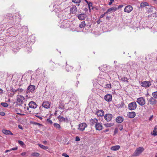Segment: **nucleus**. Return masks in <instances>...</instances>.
Segmentation results:
<instances>
[{
	"instance_id": "7",
	"label": "nucleus",
	"mask_w": 157,
	"mask_h": 157,
	"mask_svg": "<svg viewBox=\"0 0 157 157\" xmlns=\"http://www.w3.org/2000/svg\"><path fill=\"white\" fill-rule=\"evenodd\" d=\"M132 7L130 5H128L125 7L124 9V11L125 12L129 13L133 10Z\"/></svg>"
},
{
	"instance_id": "26",
	"label": "nucleus",
	"mask_w": 157,
	"mask_h": 157,
	"mask_svg": "<svg viewBox=\"0 0 157 157\" xmlns=\"http://www.w3.org/2000/svg\"><path fill=\"white\" fill-rule=\"evenodd\" d=\"M152 135L156 136L157 135V126H155L153 129V133H152Z\"/></svg>"
},
{
	"instance_id": "44",
	"label": "nucleus",
	"mask_w": 157,
	"mask_h": 157,
	"mask_svg": "<svg viewBox=\"0 0 157 157\" xmlns=\"http://www.w3.org/2000/svg\"><path fill=\"white\" fill-rule=\"evenodd\" d=\"M33 124H34L35 125H38L39 126H42V125H41V124H39L38 123H36V122L34 123Z\"/></svg>"
},
{
	"instance_id": "28",
	"label": "nucleus",
	"mask_w": 157,
	"mask_h": 157,
	"mask_svg": "<svg viewBox=\"0 0 157 157\" xmlns=\"http://www.w3.org/2000/svg\"><path fill=\"white\" fill-rule=\"evenodd\" d=\"M24 91V90L22 88H18L17 90H15V91H13L14 93L17 92L19 94V93H22Z\"/></svg>"
},
{
	"instance_id": "32",
	"label": "nucleus",
	"mask_w": 157,
	"mask_h": 157,
	"mask_svg": "<svg viewBox=\"0 0 157 157\" xmlns=\"http://www.w3.org/2000/svg\"><path fill=\"white\" fill-rule=\"evenodd\" d=\"M31 156L33 157H38L40 156V153L38 152H34L31 154Z\"/></svg>"
},
{
	"instance_id": "55",
	"label": "nucleus",
	"mask_w": 157,
	"mask_h": 157,
	"mask_svg": "<svg viewBox=\"0 0 157 157\" xmlns=\"http://www.w3.org/2000/svg\"><path fill=\"white\" fill-rule=\"evenodd\" d=\"M108 131H109L108 129H105V130H103V132H108Z\"/></svg>"
},
{
	"instance_id": "24",
	"label": "nucleus",
	"mask_w": 157,
	"mask_h": 157,
	"mask_svg": "<svg viewBox=\"0 0 157 157\" xmlns=\"http://www.w3.org/2000/svg\"><path fill=\"white\" fill-rule=\"evenodd\" d=\"M149 6V4L148 3L146 2H143L141 3L140 5V7L141 8H143L145 7V6Z\"/></svg>"
},
{
	"instance_id": "20",
	"label": "nucleus",
	"mask_w": 157,
	"mask_h": 157,
	"mask_svg": "<svg viewBox=\"0 0 157 157\" xmlns=\"http://www.w3.org/2000/svg\"><path fill=\"white\" fill-rule=\"evenodd\" d=\"M127 116L130 118H132L135 116V113L134 112H129L127 114Z\"/></svg>"
},
{
	"instance_id": "60",
	"label": "nucleus",
	"mask_w": 157,
	"mask_h": 157,
	"mask_svg": "<svg viewBox=\"0 0 157 157\" xmlns=\"http://www.w3.org/2000/svg\"><path fill=\"white\" fill-rule=\"evenodd\" d=\"M2 89L0 88V94H2Z\"/></svg>"
},
{
	"instance_id": "34",
	"label": "nucleus",
	"mask_w": 157,
	"mask_h": 157,
	"mask_svg": "<svg viewBox=\"0 0 157 157\" xmlns=\"http://www.w3.org/2000/svg\"><path fill=\"white\" fill-rule=\"evenodd\" d=\"M113 125V124L112 123H106L105 124V126L106 127H112Z\"/></svg>"
},
{
	"instance_id": "36",
	"label": "nucleus",
	"mask_w": 157,
	"mask_h": 157,
	"mask_svg": "<svg viewBox=\"0 0 157 157\" xmlns=\"http://www.w3.org/2000/svg\"><path fill=\"white\" fill-rule=\"evenodd\" d=\"M81 1V0H72V2L75 3L79 4Z\"/></svg>"
},
{
	"instance_id": "59",
	"label": "nucleus",
	"mask_w": 157,
	"mask_h": 157,
	"mask_svg": "<svg viewBox=\"0 0 157 157\" xmlns=\"http://www.w3.org/2000/svg\"><path fill=\"white\" fill-rule=\"evenodd\" d=\"M101 21H100V19H99L98 21H97V23L98 24H99L101 22Z\"/></svg>"
},
{
	"instance_id": "1",
	"label": "nucleus",
	"mask_w": 157,
	"mask_h": 157,
	"mask_svg": "<svg viewBox=\"0 0 157 157\" xmlns=\"http://www.w3.org/2000/svg\"><path fill=\"white\" fill-rule=\"evenodd\" d=\"M144 149L143 147H140L135 150L134 153H133L132 156H137L140 155L142 152L144 151Z\"/></svg>"
},
{
	"instance_id": "46",
	"label": "nucleus",
	"mask_w": 157,
	"mask_h": 157,
	"mask_svg": "<svg viewBox=\"0 0 157 157\" xmlns=\"http://www.w3.org/2000/svg\"><path fill=\"white\" fill-rule=\"evenodd\" d=\"M110 0V1L109 2V5H111L113 2H114V0Z\"/></svg>"
},
{
	"instance_id": "35",
	"label": "nucleus",
	"mask_w": 157,
	"mask_h": 157,
	"mask_svg": "<svg viewBox=\"0 0 157 157\" xmlns=\"http://www.w3.org/2000/svg\"><path fill=\"white\" fill-rule=\"evenodd\" d=\"M152 96H153V98L157 99V91L153 92L152 93Z\"/></svg>"
},
{
	"instance_id": "27",
	"label": "nucleus",
	"mask_w": 157,
	"mask_h": 157,
	"mask_svg": "<svg viewBox=\"0 0 157 157\" xmlns=\"http://www.w3.org/2000/svg\"><path fill=\"white\" fill-rule=\"evenodd\" d=\"M38 146H39L41 148V149H43L44 150H46L48 148V147L47 146H44L43 145L38 144Z\"/></svg>"
},
{
	"instance_id": "42",
	"label": "nucleus",
	"mask_w": 157,
	"mask_h": 157,
	"mask_svg": "<svg viewBox=\"0 0 157 157\" xmlns=\"http://www.w3.org/2000/svg\"><path fill=\"white\" fill-rule=\"evenodd\" d=\"M112 11V9L111 8H109L107 10L106 12V13H108L109 12H111Z\"/></svg>"
},
{
	"instance_id": "39",
	"label": "nucleus",
	"mask_w": 157,
	"mask_h": 157,
	"mask_svg": "<svg viewBox=\"0 0 157 157\" xmlns=\"http://www.w3.org/2000/svg\"><path fill=\"white\" fill-rule=\"evenodd\" d=\"M18 143H19V144L21 145V146L24 145V143L21 140H18Z\"/></svg>"
},
{
	"instance_id": "13",
	"label": "nucleus",
	"mask_w": 157,
	"mask_h": 157,
	"mask_svg": "<svg viewBox=\"0 0 157 157\" xmlns=\"http://www.w3.org/2000/svg\"><path fill=\"white\" fill-rule=\"evenodd\" d=\"M112 96L110 94H107L105 95V97H104L105 100L107 102H110L112 101Z\"/></svg>"
},
{
	"instance_id": "41",
	"label": "nucleus",
	"mask_w": 157,
	"mask_h": 157,
	"mask_svg": "<svg viewBox=\"0 0 157 157\" xmlns=\"http://www.w3.org/2000/svg\"><path fill=\"white\" fill-rule=\"evenodd\" d=\"M62 155L65 157H69V156L65 153H62Z\"/></svg>"
},
{
	"instance_id": "48",
	"label": "nucleus",
	"mask_w": 157,
	"mask_h": 157,
	"mask_svg": "<svg viewBox=\"0 0 157 157\" xmlns=\"http://www.w3.org/2000/svg\"><path fill=\"white\" fill-rule=\"evenodd\" d=\"M5 114V113L4 112H0V115L2 116H4Z\"/></svg>"
},
{
	"instance_id": "52",
	"label": "nucleus",
	"mask_w": 157,
	"mask_h": 157,
	"mask_svg": "<svg viewBox=\"0 0 157 157\" xmlns=\"http://www.w3.org/2000/svg\"><path fill=\"white\" fill-rule=\"evenodd\" d=\"M12 151V150H6V151H5V152H6V153H7L8 152H10V151Z\"/></svg>"
},
{
	"instance_id": "63",
	"label": "nucleus",
	"mask_w": 157,
	"mask_h": 157,
	"mask_svg": "<svg viewBox=\"0 0 157 157\" xmlns=\"http://www.w3.org/2000/svg\"><path fill=\"white\" fill-rule=\"evenodd\" d=\"M85 1L88 4V2H89L87 0H85Z\"/></svg>"
},
{
	"instance_id": "6",
	"label": "nucleus",
	"mask_w": 157,
	"mask_h": 157,
	"mask_svg": "<svg viewBox=\"0 0 157 157\" xmlns=\"http://www.w3.org/2000/svg\"><path fill=\"white\" fill-rule=\"evenodd\" d=\"M112 115L109 113L105 114L104 116V118H105V120L108 122L111 121L112 119Z\"/></svg>"
},
{
	"instance_id": "19",
	"label": "nucleus",
	"mask_w": 157,
	"mask_h": 157,
	"mask_svg": "<svg viewBox=\"0 0 157 157\" xmlns=\"http://www.w3.org/2000/svg\"><path fill=\"white\" fill-rule=\"evenodd\" d=\"M57 119H58L60 122H64L66 121H67V117L65 118L63 117L61 115H59Z\"/></svg>"
},
{
	"instance_id": "16",
	"label": "nucleus",
	"mask_w": 157,
	"mask_h": 157,
	"mask_svg": "<svg viewBox=\"0 0 157 157\" xmlns=\"http://www.w3.org/2000/svg\"><path fill=\"white\" fill-rule=\"evenodd\" d=\"M35 88V86L32 85H30V86H29L28 89H27V90H28V92H32L34 91Z\"/></svg>"
},
{
	"instance_id": "11",
	"label": "nucleus",
	"mask_w": 157,
	"mask_h": 157,
	"mask_svg": "<svg viewBox=\"0 0 157 157\" xmlns=\"http://www.w3.org/2000/svg\"><path fill=\"white\" fill-rule=\"evenodd\" d=\"M37 106V105L36 103L33 101H30L29 103V107L30 108L35 109Z\"/></svg>"
},
{
	"instance_id": "21",
	"label": "nucleus",
	"mask_w": 157,
	"mask_h": 157,
	"mask_svg": "<svg viewBox=\"0 0 157 157\" xmlns=\"http://www.w3.org/2000/svg\"><path fill=\"white\" fill-rule=\"evenodd\" d=\"M116 121L117 123H121L123 121V118L121 117L118 116L116 118Z\"/></svg>"
},
{
	"instance_id": "49",
	"label": "nucleus",
	"mask_w": 157,
	"mask_h": 157,
	"mask_svg": "<svg viewBox=\"0 0 157 157\" xmlns=\"http://www.w3.org/2000/svg\"><path fill=\"white\" fill-rule=\"evenodd\" d=\"M111 8L112 9V11L114 10V11H116L117 9V8L116 7H112Z\"/></svg>"
},
{
	"instance_id": "15",
	"label": "nucleus",
	"mask_w": 157,
	"mask_h": 157,
	"mask_svg": "<svg viewBox=\"0 0 157 157\" xmlns=\"http://www.w3.org/2000/svg\"><path fill=\"white\" fill-rule=\"evenodd\" d=\"M24 100V98L23 96L21 95H17V102L21 103Z\"/></svg>"
},
{
	"instance_id": "2",
	"label": "nucleus",
	"mask_w": 157,
	"mask_h": 157,
	"mask_svg": "<svg viewBox=\"0 0 157 157\" xmlns=\"http://www.w3.org/2000/svg\"><path fill=\"white\" fill-rule=\"evenodd\" d=\"M136 101L139 105L141 106H144L145 104V100L144 98L142 97L137 98Z\"/></svg>"
},
{
	"instance_id": "54",
	"label": "nucleus",
	"mask_w": 157,
	"mask_h": 157,
	"mask_svg": "<svg viewBox=\"0 0 157 157\" xmlns=\"http://www.w3.org/2000/svg\"><path fill=\"white\" fill-rule=\"evenodd\" d=\"M152 118H153L152 115L149 118V120L150 121H151V120H152Z\"/></svg>"
},
{
	"instance_id": "8",
	"label": "nucleus",
	"mask_w": 157,
	"mask_h": 157,
	"mask_svg": "<svg viewBox=\"0 0 157 157\" xmlns=\"http://www.w3.org/2000/svg\"><path fill=\"white\" fill-rule=\"evenodd\" d=\"M86 127H87V125L86 123H81L78 125V130L81 131H83L84 130Z\"/></svg>"
},
{
	"instance_id": "43",
	"label": "nucleus",
	"mask_w": 157,
	"mask_h": 157,
	"mask_svg": "<svg viewBox=\"0 0 157 157\" xmlns=\"http://www.w3.org/2000/svg\"><path fill=\"white\" fill-rule=\"evenodd\" d=\"M122 80H123V81H124L127 82H128V81H127L128 79H127V78H126L123 77V78H122Z\"/></svg>"
},
{
	"instance_id": "10",
	"label": "nucleus",
	"mask_w": 157,
	"mask_h": 157,
	"mask_svg": "<svg viewBox=\"0 0 157 157\" xmlns=\"http://www.w3.org/2000/svg\"><path fill=\"white\" fill-rule=\"evenodd\" d=\"M95 114H96L98 117H101L103 116L104 115V112L102 109H98L97 111Z\"/></svg>"
},
{
	"instance_id": "31",
	"label": "nucleus",
	"mask_w": 157,
	"mask_h": 157,
	"mask_svg": "<svg viewBox=\"0 0 157 157\" xmlns=\"http://www.w3.org/2000/svg\"><path fill=\"white\" fill-rule=\"evenodd\" d=\"M53 126L56 129H59L60 128V125L57 123H54Z\"/></svg>"
},
{
	"instance_id": "51",
	"label": "nucleus",
	"mask_w": 157,
	"mask_h": 157,
	"mask_svg": "<svg viewBox=\"0 0 157 157\" xmlns=\"http://www.w3.org/2000/svg\"><path fill=\"white\" fill-rule=\"evenodd\" d=\"M123 6H124L123 5H120L118 6L117 9H119L120 8H121L123 7Z\"/></svg>"
},
{
	"instance_id": "12",
	"label": "nucleus",
	"mask_w": 157,
	"mask_h": 157,
	"mask_svg": "<svg viewBox=\"0 0 157 157\" xmlns=\"http://www.w3.org/2000/svg\"><path fill=\"white\" fill-rule=\"evenodd\" d=\"M101 124L98 122V120L96 118L92 119L90 120V124L91 125H94V124Z\"/></svg>"
},
{
	"instance_id": "45",
	"label": "nucleus",
	"mask_w": 157,
	"mask_h": 157,
	"mask_svg": "<svg viewBox=\"0 0 157 157\" xmlns=\"http://www.w3.org/2000/svg\"><path fill=\"white\" fill-rule=\"evenodd\" d=\"M17 147H16L12 148L11 149H9V150H11V151H15L17 150Z\"/></svg>"
},
{
	"instance_id": "50",
	"label": "nucleus",
	"mask_w": 157,
	"mask_h": 157,
	"mask_svg": "<svg viewBox=\"0 0 157 157\" xmlns=\"http://www.w3.org/2000/svg\"><path fill=\"white\" fill-rule=\"evenodd\" d=\"M107 13H106V12L102 14L100 16V18H102Z\"/></svg>"
},
{
	"instance_id": "37",
	"label": "nucleus",
	"mask_w": 157,
	"mask_h": 157,
	"mask_svg": "<svg viewBox=\"0 0 157 157\" xmlns=\"http://www.w3.org/2000/svg\"><path fill=\"white\" fill-rule=\"evenodd\" d=\"M47 122H48L49 124H52L53 123V122H52V121L49 118L47 119Z\"/></svg>"
},
{
	"instance_id": "23",
	"label": "nucleus",
	"mask_w": 157,
	"mask_h": 157,
	"mask_svg": "<svg viewBox=\"0 0 157 157\" xmlns=\"http://www.w3.org/2000/svg\"><path fill=\"white\" fill-rule=\"evenodd\" d=\"M120 148V146L116 145L113 146L111 147L110 149L112 151H116L118 150Z\"/></svg>"
},
{
	"instance_id": "62",
	"label": "nucleus",
	"mask_w": 157,
	"mask_h": 157,
	"mask_svg": "<svg viewBox=\"0 0 157 157\" xmlns=\"http://www.w3.org/2000/svg\"><path fill=\"white\" fill-rule=\"evenodd\" d=\"M47 142L45 140L43 141V144H45Z\"/></svg>"
},
{
	"instance_id": "18",
	"label": "nucleus",
	"mask_w": 157,
	"mask_h": 157,
	"mask_svg": "<svg viewBox=\"0 0 157 157\" xmlns=\"http://www.w3.org/2000/svg\"><path fill=\"white\" fill-rule=\"evenodd\" d=\"M77 11V9L75 6H73L71 8V13L73 14H75Z\"/></svg>"
},
{
	"instance_id": "61",
	"label": "nucleus",
	"mask_w": 157,
	"mask_h": 157,
	"mask_svg": "<svg viewBox=\"0 0 157 157\" xmlns=\"http://www.w3.org/2000/svg\"><path fill=\"white\" fill-rule=\"evenodd\" d=\"M19 128H20V129H22V127H21L19 125Z\"/></svg>"
},
{
	"instance_id": "47",
	"label": "nucleus",
	"mask_w": 157,
	"mask_h": 157,
	"mask_svg": "<svg viewBox=\"0 0 157 157\" xmlns=\"http://www.w3.org/2000/svg\"><path fill=\"white\" fill-rule=\"evenodd\" d=\"M79 140H80V139H79V138L78 136H77V137H75V141H78Z\"/></svg>"
},
{
	"instance_id": "58",
	"label": "nucleus",
	"mask_w": 157,
	"mask_h": 157,
	"mask_svg": "<svg viewBox=\"0 0 157 157\" xmlns=\"http://www.w3.org/2000/svg\"><path fill=\"white\" fill-rule=\"evenodd\" d=\"M103 68H106L107 67V65H103Z\"/></svg>"
},
{
	"instance_id": "53",
	"label": "nucleus",
	"mask_w": 157,
	"mask_h": 157,
	"mask_svg": "<svg viewBox=\"0 0 157 157\" xmlns=\"http://www.w3.org/2000/svg\"><path fill=\"white\" fill-rule=\"evenodd\" d=\"M36 117H37V118H39V119L40 120H42V119H43V118L40 116H36Z\"/></svg>"
},
{
	"instance_id": "22",
	"label": "nucleus",
	"mask_w": 157,
	"mask_h": 157,
	"mask_svg": "<svg viewBox=\"0 0 157 157\" xmlns=\"http://www.w3.org/2000/svg\"><path fill=\"white\" fill-rule=\"evenodd\" d=\"M2 132L5 135H13V134L9 130H6L5 129H4L2 130Z\"/></svg>"
},
{
	"instance_id": "25",
	"label": "nucleus",
	"mask_w": 157,
	"mask_h": 157,
	"mask_svg": "<svg viewBox=\"0 0 157 157\" xmlns=\"http://www.w3.org/2000/svg\"><path fill=\"white\" fill-rule=\"evenodd\" d=\"M103 87H105V88H111V85L110 83H106L105 84H102Z\"/></svg>"
},
{
	"instance_id": "14",
	"label": "nucleus",
	"mask_w": 157,
	"mask_h": 157,
	"mask_svg": "<svg viewBox=\"0 0 157 157\" xmlns=\"http://www.w3.org/2000/svg\"><path fill=\"white\" fill-rule=\"evenodd\" d=\"M42 106L46 109H48L50 108V103L48 101H44L42 103Z\"/></svg>"
},
{
	"instance_id": "9",
	"label": "nucleus",
	"mask_w": 157,
	"mask_h": 157,
	"mask_svg": "<svg viewBox=\"0 0 157 157\" xmlns=\"http://www.w3.org/2000/svg\"><path fill=\"white\" fill-rule=\"evenodd\" d=\"M86 15L84 13H81L78 14L77 17L79 20L80 21L84 20L86 17Z\"/></svg>"
},
{
	"instance_id": "64",
	"label": "nucleus",
	"mask_w": 157,
	"mask_h": 157,
	"mask_svg": "<svg viewBox=\"0 0 157 157\" xmlns=\"http://www.w3.org/2000/svg\"><path fill=\"white\" fill-rule=\"evenodd\" d=\"M85 1L88 4V2H89L87 0H85Z\"/></svg>"
},
{
	"instance_id": "30",
	"label": "nucleus",
	"mask_w": 157,
	"mask_h": 157,
	"mask_svg": "<svg viewBox=\"0 0 157 157\" xmlns=\"http://www.w3.org/2000/svg\"><path fill=\"white\" fill-rule=\"evenodd\" d=\"M124 103L123 102L121 101L119 104L117 105V106L118 108H123L124 107Z\"/></svg>"
},
{
	"instance_id": "56",
	"label": "nucleus",
	"mask_w": 157,
	"mask_h": 157,
	"mask_svg": "<svg viewBox=\"0 0 157 157\" xmlns=\"http://www.w3.org/2000/svg\"><path fill=\"white\" fill-rule=\"evenodd\" d=\"M57 111L56 110V111H55V112H54V116L57 115Z\"/></svg>"
},
{
	"instance_id": "5",
	"label": "nucleus",
	"mask_w": 157,
	"mask_h": 157,
	"mask_svg": "<svg viewBox=\"0 0 157 157\" xmlns=\"http://www.w3.org/2000/svg\"><path fill=\"white\" fill-rule=\"evenodd\" d=\"M148 102L149 103L150 105L153 106H155L157 103L156 100L153 97L150 98L149 100H148Z\"/></svg>"
},
{
	"instance_id": "17",
	"label": "nucleus",
	"mask_w": 157,
	"mask_h": 157,
	"mask_svg": "<svg viewBox=\"0 0 157 157\" xmlns=\"http://www.w3.org/2000/svg\"><path fill=\"white\" fill-rule=\"evenodd\" d=\"M95 129L97 130L101 131L103 128V126L101 124H97L95 125Z\"/></svg>"
},
{
	"instance_id": "33",
	"label": "nucleus",
	"mask_w": 157,
	"mask_h": 157,
	"mask_svg": "<svg viewBox=\"0 0 157 157\" xmlns=\"http://www.w3.org/2000/svg\"><path fill=\"white\" fill-rule=\"evenodd\" d=\"M1 105L4 107H7L8 106V104L6 102H1Z\"/></svg>"
},
{
	"instance_id": "4",
	"label": "nucleus",
	"mask_w": 157,
	"mask_h": 157,
	"mask_svg": "<svg viewBox=\"0 0 157 157\" xmlns=\"http://www.w3.org/2000/svg\"><path fill=\"white\" fill-rule=\"evenodd\" d=\"M140 84H141V86L142 87L145 88L148 87L151 85V82L149 81H144L142 82Z\"/></svg>"
},
{
	"instance_id": "57",
	"label": "nucleus",
	"mask_w": 157,
	"mask_h": 157,
	"mask_svg": "<svg viewBox=\"0 0 157 157\" xmlns=\"http://www.w3.org/2000/svg\"><path fill=\"white\" fill-rule=\"evenodd\" d=\"M122 129H123V126H121V127H120V128H119L120 130L122 131Z\"/></svg>"
},
{
	"instance_id": "29",
	"label": "nucleus",
	"mask_w": 157,
	"mask_h": 157,
	"mask_svg": "<svg viewBox=\"0 0 157 157\" xmlns=\"http://www.w3.org/2000/svg\"><path fill=\"white\" fill-rule=\"evenodd\" d=\"M86 25V24L85 21H82L81 23L79 24V27L82 28L84 27Z\"/></svg>"
},
{
	"instance_id": "40",
	"label": "nucleus",
	"mask_w": 157,
	"mask_h": 157,
	"mask_svg": "<svg viewBox=\"0 0 157 157\" xmlns=\"http://www.w3.org/2000/svg\"><path fill=\"white\" fill-rule=\"evenodd\" d=\"M27 153V152H23L21 153V155H22V156L25 155L26 156H27V155H26Z\"/></svg>"
},
{
	"instance_id": "3",
	"label": "nucleus",
	"mask_w": 157,
	"mask_h": 157,
	"mask_svg": "<svg viewBox=\"0 0 157 157\" xmlns=\"http://www.w3.org/2000/svg\"><path fill=\"white\" fill-rule=\"evenodd\" d=\"M137 105L136 102H132L128 105V108L130 110H134L136 108Z\"/></svg>"
},
{
	"instance_id": "38",
	"label": "nucleus",
	"mask_w": 157,
	"mask_h": 157,
	"mask_svg": "<svg viewBox=\"0 0 157 157\" xmlns=\"http://www.w3.org/2000/svg\"><path fill=\"white\" fill-rule=\"evenodd\" d=\"M88 6H89V8L90 9V7H91L92 6V3L90 2H88V3L87 4Z\"/></svg>"
}]
</instances>
